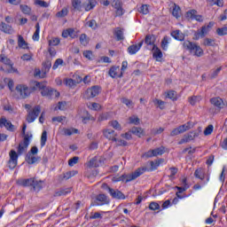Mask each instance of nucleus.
Returning a JSON list of instances; mask_svg holds the SVG:
<instances>
[{
  "instance_id": "nucleus-1",
  "label": "nucleus",
  "mask_w": 227,
  "mask_h": 227,
  "mask_svg": "<svg viewBox=\"0 0 227 227\" xmlns=\"http://www.w3.org/2000/svg\"><path fill=\"white\" fill-rule=\"evenodd\" d=\"M34 84L32 90L36 91V90H41L42 97H46V98H58L59 97V92L55 89L47 86L45 82H35Z\"/></svg>"
},
{
  "instance_id": "nucleus-2",
  "label": "nucleus",
  "mask_w": 227,
  "mask_h": 227,
  "mask_svg": "<svg viewBox=\"0 0 227 227\" xmlns=\"http://www.w3.org/2000/svg\"><path fill=\"white\" fill-rule=\"evenodd\" d=\"M146 171V168H138L137 170L132 172L131 174H123L121 176H114L113 177V182H125L128 184V182H132V180H136V178H139L143 173Z\"/></svg>"
},
{
  "instance_id": "nucleus-3",
  "label": "nucleus",
  "mask_w": 227,
  "mask_h": 227,
  "mask_svg": "<svg viewBox=\"0 0 227 227\" xmlns=\"http://www.w3.org/2000/svg\"><path fill=\"white\" fill-rule=\"evenodd\" d=\"M183 47L185 49V51H190V52H192L194 56H197V58H201V56H203V49H201V46L192 42L184 41L183 43Z\"/></svg>"
},
{
  "instance_id": "nucleus-4",
  "label": "nucleus",
  "mask_w": 227,
  "mask_h": 227,
  "mask_svg": "<svg viewBox=\"0 0 227 227\" xmlns=\"http://www.w3.org/2000/svg\"><path fill=\"white\" fill-rule=\"evenodd\" d=\"M101 188L104 191H107V192L114 198V200H125V194H123L121 191L111 188L109 185H107V184H103Z\"/></svg>"
},
{
  "instance_id": "nucleus-5",
  "label": "nucleus",
  "mask_w": 227,
  "mask_h": 227,
  "mask_svg": "<svg viewBox=\"0 0 227 227\" xmlns=\"http://www.w3.org/2000/svg\"><path fill=\"white\" fill-rule=\"evenodd\" d=\"M16 91L19 93L20 98H27L31 92L35 90H33V87L29 88L27 85L19 84L16 86Z\"/></svg>"
},
{
  "instance_id": "nucleus-6",
  "label": "nucleus",
  "mask_w": 227,
  "mask_h": 227,
  "mask_svg": "<svg viewBox=\"0 0 227 227\" xmlns=\"http://www.w3.org/2000/svg\"><path fill=\"white\" fill-rule=\"evenodd\" d=\"M40 113H42V106H35L32 110H29L27 115V123H33L40 116Z\"/></svg>"
},
{
  "instance_id": "nucleus-7",
  "label": "nucleus",
  "mask_w": 227,
  "mask_h": 227,
  "mask_svg": "<svg viewBox=\"0 0 227 227\" xmlns=\"http://www.w3.org/2000/svg\"><path fill=\"white\" fill-rule=\"evenodd\" d=\"M100 91H102V88L98 85H94L87 89L85 92L86 98H95V97H98V95H100Z\"/></svg>"
},
{
  "instance_id": "nucleus-8",
  "label": "nucleus",
  "mask_w": 227,
  "mask_h": 227,
  "mask_svg": "<svg viewBox=\"0 0 227 227\" xmlns=\"http://www.w3.org/2000/svg\"><path fill=\"white\" fill-rule=\"evenodd\" d=\"M9 155L10 160L8 161V168L10 169H15V168H17V160H19V154H17V152L12 150Z\"/></svg>"
},
{
  "instance_id": "nucleus-9",
  "label": "nucleus",
  "mask_w": 227,
  "mask_h": 227,
  "mask_svg": "<svg viewBox=\"0 0 227 227\" xmlns=\"http://www.w3.org/2000/svg\"><path fill=\"white\" fill-rule=\"evenodd\" d=\"M198 136H200L199 132L192 131L184 135V137L178 142V145H184V143H189L191 141H194V139H196Z\"/></svg>"
},
{
  "instance_id": "nucleus-10",
  "label": "nucleus",
  "mask_w": 227,
  "mask_h": 227,
  "mask_svg": "<svg viewBox=\"0 0 227 227\" xmlns=\"http://www.w3.org/2000/svg\"><path fill=\"white\" fill-rule=\"evenodd\" d=\"M108 75H110L112 79H116L117 77L121 78L123 77V72L120 71V66H113L108 71Z\"/></svg>"
},
{
  "instance_id": "nucleus-11",
  "label": "nucleus",
  "mask_w": 227,
  "mask_h": 227,
  "mask_svg": "<svg viewBox=\"0 0 227 227\" xmlns=\"http://www.w3.org/2000/svg\"><path fill=\"white\" fill-rule=\"evenodd\" d=\"M186 18L191 19V20H197L198 22H203V17L198 14V11L190 10L186 12Z\"/></svg>"
},
{
  "instance_id": "nucleus-12",
  "label": "nucleus",
  "mask_w": 227,
  "mask_h": 227,
  "mask_svg": "<svg viewBox=\"0 0 227 227\" xmlns=\"http://www.w3.org/2000/svg\"><path fill=\"white\" fill-rule=\"evenodd\" d=\"M210 29L207 27V26H203L200 30H198L193 36V40H200V38H205L207 35H208V32Z\"/></svg>"
},
{
  "instance_id": "nucleus-13",
  "label": "nucleus",
  "mask_w": 227,
  "mask_h": 227,
  "mask_svg": "<svg viewBox=\"0 0 227 227\" xmlns=\"http://www.w3.org/2000/svg\"><path fill=\"white\" fill-rule=\"evenodd\" d=\"M110 200L106 196V194H98L96 197V205L98 207H102L104 205H109Z\"/></svg>"
},
{
  "instance_id": "nucleus-14",
  "label": "nucleus",
  "mask_w": 227,
  "mask_h": 227,
  "mask_svg": "<svg viewBox=\"0 0 227 227\" xmlns=\"http://www.w3.org/2000/svg\"><path fill=\"white\" fill-rule=\"evenodd\" d=\"M5 127L10 132L15 131V126L12 124V121L6 120V118L0 119V128Z\"/></svg>"
},
{
  "instance_id": "nucleus-15",
  "label": "nucleus",
  "mask_w": 227,
  "mask_h": 227,
  "mask_svg": "<svg viewBox=\"0 0 227 227\" xmlns=\"http://www.w3.org/2000/svg\"><path fill=\"white\" fill-rule=\"evenodd\" d=\"M103 136H105L106 139H109L110 141H118V139L116 138V136H118V134H116V132L113 129L103 130Z\"/></svg>"
},
{
  "instance_id": "nucleus-16",
  "label": "nucleus",
  "mask_w": 227,
  "mask_h": 227,
  "mask_svg": "<svg viewBox=\"0 0 227 227\" xmlns=\"http://www.w3.org/2000/svg\"><path fill=\"white\" fill-rule=\"evenodd\" d=\"M112 4L116 10L117 17H121L123 15V8L121 7V0H112Z\"/></svg>"
},
{
  "instance_id": "nucleus-17",
  "label": "nucleus",
  "mask_w": 227,
  "mask_h": 227,
  "mask_svg": "<svg viewBox=\"0 0 227 227\" xmlns=\"http://www.w3.org/2000/svg\"><path fill=\"white\" fill-rule=\"evenodd\" d=\"M0 31H3V33H5L6 35H13V33H15L13 27L4 22L0 23Z\"/></svg>"
},
{
  "instance_id": "nucleus-18",
  "label": "nucleus",
  "mask_w": 227,
  "mask_h": 227,
  "mask_svg": "<svg viewBox=\"0 0 227 227\" xmlns=\"http://www.w3.org/2000/svg\"><path fill=\"white\" fill-rule=\"evenodd\" d=\"M153 58L156 59V61H160L162 59V51L157 47V45L153 44Z\"/></svg>"
},
{
  "instance_id": "nucleus-19",
  "label": "nucleus",
  "mask_w": 227,
  "mask_h": 227,
  "mask_svg": "<svg viewBox=\"0 0 227 227\" xmlns=\"http://www.w3.org/2000/svg\"><path fill=\"white\" fill-rule=\"evenodd\" d=\"M210 102L215 107H217L218 109H223L224 107V101H223V98L216 97L210 99Z\"/></svg>"
},
{
  "instance_id": "nucleus-20",
  "label": "nucleus",
  "mask_w": 227,
  "mask_h": 227,
  "mask_svg": "<svg viewBox=\"0 0 227 227\" xmlns=\"http://www.w3.org/2000/svg\"><path fill=\"white\" fill-rule=\"evenodd\" d=\"M83 8L85 9V12H90V10H93L95 6H97V1L96 0H85L83 4H82Z\"/></svg>"
},
{
  "instance_id": "nucleus-21",
  "label": "nucleus",
  "mask_w": 227,
  "mask_h": 227,
  "mask_svg": "<svg viewBox=\"0 0 227 227\" xmlns=\"http://www.w3.org/2000/svg\"><path fill=\"white\" fill-rule=\"evenodd\" d=\"M52 67V62L51 60H46L43 64V74L42 77H46L47 74H49L51 68Z\"/></svg>"
},
{
  "instance_id": "nucleus-22",
  "label": "nucleus",
  "mask_w": 227,
  "mask_h": 227,
  "mask_svg": "<svg viewBox=\"0 0 227 227\" xmlns=\"http://www.w3.org/2000/svg\"><path fill=\"white\" fill-rule=\"evenodd\" d=\"M143 47V41H141L138 44H132L129 47H128V52L129 54H136L138 52V51Z\"/></svg>"
},
{
  "instance_id": "nucleus-23",
  "label": "nucleus",
  "mask_w": 227,
  "mask_h": 227,
  "mask_svg": "<svg viewBox=\"0 0 227 227\" xmlns=\"http://www.w3.org/2000/svg\"><path fill=\"white\" fill-rule=\"evenodd\" d=\"M171 36L175 38V40H178L179 42H184L185 40V35L182 33L180 30H175L171 33Z\"/></svg>"
},
{
  "instance_id": "nucleus-24",
  "label": "nucleus",
  "mask_w": 227,
  "mask_h": 227,
  "mask_svg": "<svg viewBox=\"0 0 227 227\" xmlns=\"http://www.w3.org/2000/svg\"><path fill=\"white\" fill-rule=\"evenodd\" d=\"M114 35L117 42H121V40H125V36H123V29L121 27H116L114 31Z\"/></svg>"
},
{
  "instance_id": "nucleus-25",
  "label": "nucleus",
  "mask_w": 227,
  "mask_h": 227,
  "mask_svg": "<svg viewBox=\"0 0 227 227\" xmlns=\"http://www.w3.org/2000/svg\"><path fill=\"white\" fill-rule=\"evenodd\" d=\"M40 160V157H36L31 154V153H27L26 155V161L27 164H35V162H38Z\"/></svg>"
},
{
  "instance_id": "nucleus-26",
  "label": "nucleus",
  "mask_w": 227,
  "mask_h": 227,
  "mask_svg": "<svg viewBox=\"0 0 227 227\" xmlns=\"http://www.w3.org/2000/svg\"><path fill=\"white\" fill-rule=\"evenodd\" d=\"M95 117H93L88 111L83 112V115L82 116V123H88V121H95Z\"/></svg>"
},
{
  "instance_id": "nucleus-27",
  "label": "nucleus",
  "mask_w": 227,
  "mask_h": 227,
  "mask_svg": "<svg viewBox=\"0 0 227 227\" xmlns=\"http://www.w3.org/2000/svg\"><path fill=\"white\" fill-rule=\"evenodd\" d=\"M102 164V160L94 157L88 162V168H98Z\"/></svg>"
},
{
  "instance_id": "nucleus-28",
  "label": "nucleus",
  "mask_w": 227,
  "mask_h": 227,
  "mask_svg": "<svg viewBox=\"0 0 227 227\" xmlns=\"http://www.w3.org/2000/svg\"><path fill=\"white\" fill-rule=\"evenodd\" d=\"M172 15L176 19H180L182 17V9H180V6L176 5V4H174Z\"/></svg>"
},
{
  "instance_id": "nucleus-29",
  "label": "nucleus",
  "mask_w": 227,
  "mask_h": 227,
  "mask_svg": "<svg viewBox=\"0 0 227 227\" xmlns=\"http://www.w3.org/2000/svg\"><path fill=\"white\" fill-rule=\"evenodd\" d=\"M27 146H29L27 140L20 143L19 147H18L19 155H22V153H24V152H26V150H27Z\"/></svg>"
},
{
  "instance_id": "nucleus-30",
  "label": "nucleus",
  "mask_w": 227,
  "mask_h": 227,
  "mask_svg": "<svg viewBox=\"0 0 227 227\" xmlns=\"http://www.w3.org/2000/svg\"><path fill=\"white\" fill-rule=\"evenodd\" d=\"M18 46L20 49H29V47L27 46V43L26 42V40H24V37L22 35H18Z\"/></svg>"
},
{
  "instance_id": "nucleus-31",
  "label": "nucleus",
  "mask_w": 227,
  "mask_h": 227,
  "mask_svg": "<svg viewBox=\"0 0 227 227\" xmlns=\"http://www.w3.org/2000/svg\"><path fill=\"white\" fill-rule=\"evenodd\" d=\"M121 104H124V106H126L129 109H134V101H132L131 99H129L127 98H121Z\"/></svg>"
},
{
  "instance_id": "nucleus-32",
  "label": "nucleus",
  "mask_w": 227,
  "mask_h": 227,
  "mask_svg": "<svg viewBox=\"0 0 227 227\" xmlns=\"http://www.w3.org/2000/svg\"><path fill=\"white\" fill-rule=\"evenodd\" d=\"M130 132L135 136H137L138 137H141V136H145V131L142 129V128L139 127H133L130 129Z\"/></svg>"
},
{
  "instance_id": "nucleus-33",
  "label": "nucleus",
  "mask_w": 227,
  "mask_h": 227,
  "mask_svg": "<svg viewBox=\"0 0 227 227\" xmlns=\"http://www.w3.org/2000/svg\"><path fill=\"white\" fill-rule=\"evenodd\" d=\"M20 184L23 187H33V184H35V179L34 178L23 179L20 181Z\"/></svg>"
},
{
  "instance_id": "nucleus-34",
  "label": "nucleus",
  "mask_w": 227,
  "mask_h": 227,
  "mask_svg": "<svg viewBox=\"0 0 227 227\" xmlns=\"http://www.w3.org/2000/svg\"><path fill=\"white\" fill-rule=\"evenodd\" d=\"M195 178H199V180H205V171L203 168H198L194 172Z\"/></svg>"
},
{
  "instance_id": "nucleus-35",
  "label": "nucleus",
  "mask_w": 227,
  "mask_h": 227,
  "mask_svg": "<svg viewBox=\"0 0 227 227\" xmlns=\"http://www.w3.org/2000/svg\"><path fill=\"white\" fill-rule=\"evenodd\" d=\"M70 192H72V188L60 189L55 192L54 196H67V194H70Z\"/></svg>"
},
{
  "instance_id": "nucleus-36",
  "label": "nucleus",
  "mask_w": 227,
  "mask_h": 227,
  "mask_svg": "<svg viewBox=\"0 0 227 227\" xmlns=\"http://www.w3.org/2000/svg\"><path fill=\"white\" fill-rule=\"evenodd\" d=\"M145 43L146 45H155V37L152 35H147L145 39Z\"/></svg>"
},
{
  "instance_id": "nucleus-37",
  "label": "nucleus",
  "mask_w": 227,
  "mask_h": 227,
  "mask_svg": "<svg viewBox=\"0 0 227 227\" xmlns=\"http://www.w3.org/2000/svg\"><path fill=\"white\" fill-rule=\"evenodd\" d=\"M32 38L35 42H38L40 40V23H36L35 32L34 33Z\"/></svg>"
},
{
  "instance_id": "nucleus-38",
  "label": "nucleus",
  "mask_w": 227,
  "mask_h": 227,
  "mask_svg": "<svg viewBox=\"0 0 227 227\" xmlns=\"http://www.w3.org/2000/svg\"><path fill=\"white\" fill-rule=\"evenodd\" d=\"M179 129L182 134H184V132H187V130H190V129H192V122L188 121L187 123L179 126Z\"/></svg>"
},
{
  "instance_id": "nucleus-39",
  "label": "nucleus",
  "mask_w": 227,
  "mask_h": 227,
  "mask_svg": "<svg viewBox=\"0 0 227 227\" xmlns=\"http://www.w3.org/2000/svg\"><path fill=\"white\" fill-rule=\"evenodd\" d=\"M164 146H160L153 150V155L154 157H159V155H164Z\"/></svg>"
},
{
  "instance_id": "nucleus-40",
  "label": "nucleus",
  "mask_w": 227,
  "mask_h": 227,
  "mask_svg": "<svg viewBox=\"0 0 227 227\" xmlns=\"http://www.w3.org/2000/svg\"><path fill=\"white\" fill-rule=\"evenodd\" d=\"M189 103L191 104V106H196V104H198V102H200L201 100V96H192L188 98Z\"/></svg>"
},
{
  "instance_id": "nucleus-41",
  "label": "nucleus",
  "mask_w": 227,
  "mask_h": 227,
  "mask_svg": "<svg viewBox=\"0 0 227 227\" xmlns=\"http://www.w3.org/2000/svg\"><path fill=\"white\" fill-rule=\"evenodd\" d=\"M80 43L84 47H86V45L90 43V38H88V35H86V34H82L80 35Z\"/></svg>"
},
{
  "instance_id": "nucleus-42",
  "label": "nucleus",
  "mask_w": 227,
  "mask_h": 227,
  "mask_svg": "<svg viewBox=\"0 0 227 227\" xmlns=\"http://www.w3.org/2000/svg\"><path fill=\"white\" fill-rule=\"evenodd\" d=\"M20 8L22 13H24L25 15H31V7L26 4H20Z\"/></svg>"
},
{
  "instance_id": "nucleus-43",
  "label": "nucleus",
  "mask_w": 227,
  "mask_h": 227,
  "mask_svg": "<svg viewBox=\"0 0 227 227\" xmlns=\"http://www.w3.org/2000/svg\"><path fill=\"white\" fill-rule=\"evenodd\" d=\"M167 98H170V100H177V95H176V91L175 90H169L167 92V96H166Z\"/></svg>"
},
{
  "instance_id": "nucleus-44",
  "label": "nucleus",
  "mask_w": 227,
  "mask_h": 227,
  "mask_svg": "<svg viewBox=\"0 0 227 227\" xmlns=\"http://www.w3.org/2000/svg\"><path fill=\"white\" fill-rule=\"evenodd\" d=\"M72 6L74 8V10H78V12H81V9L82 8V4H81V0H73Z\"/></svg>"
},
{
  "instance_id": "nucleus-45",
  "label": "nucleus",
  "mask_w": 227,
  "mask_h": 227,
  "mask_svg": "<svg viewBox=\"0 0 227 227\" xmlns=\"http://www.w3.org/2000/svg\"><path fill=\"white\" fill-rule=\"evenodd\" d=\"M0 63H4V65L7 66L12 63V60L6 57L4 54H0Z\"/></svg>"
},
{
  "instance_id": "nucleus-46",
  "label": "nucleus",
  "mask_w": 227,
  "mask_h": 227,
  "mask_svg": "<svg viewBox=\"0 0 227 227\" xmlns=\"http://www.w3.org/2000/svg\"><path fill=\"white\" fill-rule=\"evenodd\" d=\"M60 40L58 37H53L49 41L50 47H56V45H59Z\"/></svg>"
},
{
  "instance_id": "nucleus-47",
  "label": "nucleus",
  "mask_w": 227,
  "mask_h": 227,
  "mask_svg": "<svg viewBox=\"0 0 227 227\" xmlns=\"http://www.w3.org/2000/svg\"><path fill=\"white\" fill-rule=\"evenodd\" d=\"M75 175H77V171L75 170L69 171L63 175V178L64 180H69V178H72V176H75Z\"/></svg>"
},
{
  "instance_id": "nucleus-48",
  "label": "nucleus",
  "mask_w": 227,
  "mask_h": 227,
  "mask_svg": "<svg viewBox=\"0 0 227 227\" xmlns=\"http://www.w3.org/2000/svg\"><path fill=\"white\" fill-rule=\"evenodd\" d=\"M47 143V131H43L41 136V147L43 148L45 146V144Z\"/></svg>"
},
{
  "instance_id": "nucleus-49",
  "label": "nucleus",
  "mask_w": 227,
  "mask_h": 227,
  "mask_svg": "<svg viewBox=\"0 0 227 227\" xmlns=\"http://www.w3.org/2000/svg\"><path fill=\"white\" fill-rule=\"evenodd\" d=\"M109 124L115 130H121V125L120 124V122H118V121H112L109 122Z\"/></svg>"
},
{
  "instance_id": "nucleus-50",
  "label": "nucleus",
  "mask_w": 227,
  "mask_h": 227,
  "mask_svg": "<svg viewBox=\"0 0 227 227\" xmlns=\"http://www.w3.org/2000/svg\"><path fill=\"white\" fill-rule=\"evenodd\" d=\"M6 72L7 74H15L18 73L19 71L13 67V64H12V62L10 63V65L6 66Z\"/></svg>"
},
{
  "instance_id": "nucleus-51",
  "label": "nucleus",
  "mask_w": 227,
  "mask_h": 227,
  "mask_svg": "<svg viewBox=\"0 0 227 227\" xmlns=\"http://www.w3.org/2000/svg\"><path fill=\"white\" fill-rule=\"evenodd\" d=\"M34 191H40L42 189V181H36L34 179V184H32Z\"/></svg>"
},
{
  "instance_id": "nucleus-52",
  "label": "nucleus",
  "mask_w": 227,
  "mask_h": 227,
  "mask_svg": "<svg viewBox=\"0 0 227 227\" xmlns=\"http://www.w3.org/2000/svg\"><path fill=\"white\" fill-rule=\"evenodd\" d=\"M138 12L140 13H143V15H148L149 10H148V5L147 4H143L141 7L138 9Z\"/></svg>"
},
{
  "instance_id": "nucleus-53",
  "label": "nucleus",
  "mask_w": 227,
  "mask_h": 227,
  "mask_svg": "<svg viewBox=\"0 0 227 227\" xmlns=\"http://www.w3.org/2000/svg\"><path fill=\"white\" fill-rule=\"evenodd\" d=\"M218 36H224L227 35V27H223L216 29Z\"/></svg>"
},
{
  "instance_id": "nucleus-54",
  "label": "nucleus",
  "mask_w": 227,
  "mask_h": 227,
  "mask_svg": "<svg viewBox=\"0 0 227 227\" xmlns=\"http://www.w3.org/2000/svg\"><path fill=\"white\" fill-rule=\"evenodd\" d=\"M222 70V67H217L215 70L212 71L210 74H209V77L211 79H215V77H217V75H219V73L221 72Z\"/></svg>"
},
{
  "instance_id": "nucleus-55",
  "label": "nucleus",
  "mask_w": 227,
  "mask_h": 227,
  "mask_svg": "<svg viewBox=\"0 0 227 227\" xmlns=\"http://www.w3.org/2000/svg\"><path fill=\"white\" fill-rule=\"evenodd\" d=\"M169 42L168 41V36H164L162 41H161V49L163 51H168V45Z\"/></svg>"
},
{
  "instance_id": "nucleus-56",
  "label": "nucleus",
  "mask_w": 227,
  "mask_h": 227,
  "mask_svg": "<svg viewBox=\"0 0 227 227\" xmlns=\"http://www.w3.org/2000/svg\"><path fill=\"white\" fill-rule=\"evenodd\" d=\"M35 4L41 6L42 8H49V4L43 0H35Z\"/></svg>"
},
{
  "instance_id": "nucleus-57",
  "label": "nucleus",
  "mask_w": 227,
  "mask_h": 227,
  "mask_svg": "<svg viewBox=\"0 0 227 227\" xmlns=\"http://www.w3.org/2000/svg\"><path fill=\"white\" fill-rule=\"evenodd\" d=\"M214 132V126L212 124L208 125L204 130V136H210Z\"/></svg>"
},
{
  "instance_id": "nucleus-58",
  "label": "nucleus",
  "mask_w": 227,
  "mask_h": 227,
  "mask_svg": "<svg viewBox=\"0 0 227 227\" xmlns=\"http://www.w3.org/2000/svg\"><path fill=\"white\" fill-rule=\"evenodd\" d=\"M160 162H162V160H156L155 162L154 161H151L150 164H151L152 171H153V169H157V167L160 166Z\"/></svg>"
},
{
  "instance_id": "nucleus-59",
  "label": "nucleus",
  "mask_w": 227,
  "mask_h": 227,
  "mask_svg": "<svg viewBox=\"0 0 227 227\" xmlns=\"http://www.w3.org/2000/svg\"><path fill=\"white\" fill-rule=\"evenodd\" d=\"M77 162H79V157L74 156L68 160V166H70V167L75 166V164H77Z\"/></svg>"
},
{
  "instance_id": "nucleus-60",
  "label": "nucleus",
  "mask_w": 227,
  "mask_h": 227,
  "mask_svg": "<svg viewBox=\"0 0 227 227\" xmlns=\"http://www.w3.org/2000/svg\"><path fill=\"white\" fill-rule=\"evenodd\" d=\"M150 210H159L160 206L157 202H151L149 205Z\"/></svg>"
},
{
  "instance_id": "nucleus-61",
  "label": "nucleus",
  "mask_w": 227,
  "mask_h": 227,
  "mask_svg": "<svg viewBox=\"0 0 227 227\" xmlns=\"http://www.w3.org/2000/svg\"><path fill=\"white\" fill-rule=\"evenodd\" d=\"M106 120H109V114H101L98 118V121H106Z\"/></svg>"
},
{
  "instance_id": "nucleus-62",
  "label": "nucleus",
  "mask_w": 227,
  "mask_h": 227,
  "mask_svg": "<svg viewBox=\"0 0 227 227\" xmlns=\"http://www.w3.org/2000/svg\"><path fill=\"white\" fill-rule=\"evenodd\" d=\"M87 25L89 26V27H91V29H97L98 27L97 21L95 20H91L88 21Z\"/></svg>"
},
{
  "instance_id": "nucleus-63",
  "label": "nucleus",
  "mask_w": 227,
  "mask_h": 227,
  "mask_svg": "<svg viewBox=\"0 0 227 227\" xmlns=\"http://www.w3.org/2000/svg\"><path fill=\"white\" fill-rule=\"evenodd\" d=\"M59 65H63V59H56L55 63L53 64L52 70H57V68H58V67H59Z\"/></svg>"
},
{
  "instance_id": "nucleus-64",
  "label": "nucleus",
  "mask_w": 227,
  "mask_h": 227,
  "mask_svg": "<svg viewBox=\"0 0 227 227\" xmlns=\"http://www.w3.org/2000/svg\"><path fill=\"white\" fill-rule=\"evenodd\" d=\"M129 123H133V125H139V119L136 116L129 117Z\"/></svg>"
}]
</instances>
